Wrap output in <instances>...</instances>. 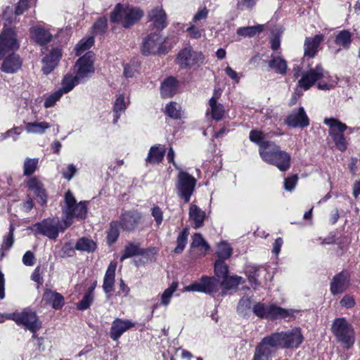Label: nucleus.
I'll use <instances>...</instances> for the list:
<instances>
[{
    "label": "nucleus",
    "instance_id": "f257e3e1",
    "mask_svg": "<svg viewBox=\"0 0 360 360\" xmlns=\"http://www.w3.org/2000/svg\"><path fill=\"white\" fill-rule=\"evenodd\" d=\"M304 338L300 327L271 333L264 337L256 347L252 360H269L273 348L296 349L302 344Z\"/></svg>",
    "mask_w": 360,
    "mask_h": 360
},
{
    "label": "nucleus",
    "instance_id": "f03ea898",
    "mask_svg": "<svg viewBox=\"0 0 360 360\" xmlns=\"http://www.w3.org/2000/svg\"><path fill=\"white\" fill-rule=\"evenodd\" d=\"M261 158L266 163L276 166L281 172H285L290 167L291 157L288 153L282 150L273 141H266L259 149Z\"/></svg>",
    "mask_w": 360,
    "mask_h": 360
},
{
    "label": "nucleus",
    "instance_id": "7ed1b4c3",
    "mask_svg": "<svg viewBox=\"0 0 360 360\" xmlns=\"http://www.w3.org/2000/svg\"><path fill=\"white\" fill-rule=\"evenodd\" d=\"M143 11L139 7L118 4L112 11L110 19L124 28H129L139 22L143 16Z\"/></svg>",
    "mask_w": 360,
    "mask_h": 360
},
{
    "label": "nucleus",
    "instance_id": "20e7f679",
    "mask_svg": "<svg viewBox=\"0 0 360 360\" xmlns=\"http://www.w3.org/2000/svg\"><path fill=\"white\" fill-rule=\"evenodd\" d=\"M86 201L77 202L73 193L68 191L64 196V205L62 206L63 219L66 226H70L73 219L82 220L87 214Z\"/></svg>",
    "mask_w": 360,
    "mask_h": 360
},
{
    "label": "nucleus",
    "instance_id": "39448f33",
    "mask_svg": "<svg viewBox=\"0 0 360 360\" xmlns=\"http://www.w3.org/2000/svg\"><path fill=\"white\" fill-rule=\"evenodd\" d=\"M323 123L329 127L328 134L332 138L335 147L341 152L347 150L348 142L344 135L347 126L335 118H325Z\"/></svg>",
    "mask_w": 360,
    "mask_h": 360
},
{
    "label": "nucleus",
    "instance_id": "423d86ee",
    "mask_svg": "<svg viewBox=\"0 0 360 360\" xmlns=\"http://www.w3.org/2000/svg\"><path fill=\"white\" fill-rule=\"evenodd\" d=\"M331 330L345 347L349 348L354 343V333L352 326L345 318L335 319Z\"/></svg>",
    "mask_w": 360,
    "mask_h": 360
},
{
    "label": "nucleus",
    "instance_id": "0eeeda50",
    "mask_svg": "<svg viewBox=\"0 0 360 360\" xmlns=\"http://www.w3.org/2000/svg\"><path fill=\"white\" fill-rule=\"evenodd\" d=\"M35 230L50 239H56L59 232L65 231L69 226H66L64 220L60 221L58 219L48 218L41 222L34 224Z\"/></svg>",
    "mask_w": 360,
    "mask_h": 360
},
{
    "label": "nucleus",
    "instance_id": "6e6552de",
    "mask_svg": "<svg viewBox=\"0 0 360 360\" xmlns=\"http://www.w3.org/2000/svg\"><path fill=\"white\" fill-rule=\"evenodd\" d=\"M6 317L14 321L19 326H24L32 333H35L41 327V323L39 321L36 314L29 309H25L20 313L7 314Z\"/></svg>",
    "mask_w": 360,
    "mask_h": 360
},
{
    "label": "nucleus",
    "instance_id": "1a4fd4ad",
    "mask_svg": "<svg viewBox=\"0 0 360 360\" xmlns=\"http://www.w3.org/2000/svg\"><path fill=\"white\" fill-rule=\"evenodd\" d=\"M196 185V179L186 172H179L176 183V192L179 197L185 202H189Z\"/></svg>",
    "mask_w": 360,
    "mask_h": 360
},
{
    "label": "nucleus",
    "instance_id": "9d476101",
    "mask_svg": "<svg viewBox=\"0 0 360 360\" xmlns=\"http://www.w3.org/2000/svg\"><path fill=\"white\" fill-rule=\"evenodd\" d=\"M220 285V282L216 278L204 276L199 281L185 286L184 292H200L211 294L217 292Z\"/></svg>",
    "mask_w": 360,
    "mask_h": 360
},
{
    "label": "nucleus",
    "instance_id": "9b49d317",
    "mask_svg": "<svg viewBox=\"0 0 360 360\" xmlns=\"http://www.w3.org/2000/svg\"><path fill=\"white\" fill-rule=\"evenodd\" d=\"M94 54L89 51L77 61L75 68L78 79L83 82H86L94 72Z\"/></svg>",
    "mask_w": 360,
    "mask_h": 360
},
{
    "label": "nucleus",
    "instance_id": "f8f14e48",
    "mask_svg": "<svg viewBox=\"0 0 360 360\" xmlns=\"http://www.w3.org/2000/svg\"><path fill=\"white\" fill-rule=\"evenodd\" d=\"M176 62L181 68H191L204 62V56L201 52L194 51L188 46L182 49L177 55Z\"/></svg>",
    "mask_w": 360,
    "mask_h": 360
},
{
    "label": "nucleus",
    "instance_id": "ddd939ff",
    "mask_svg": "<svg viewBox=\"0 0 360 360\" xmlns=\"http://www.w3.org/2000/svg\"><path fill=\"white\" fill-rule=\"evenodd\" d=\"M165 39L158 33H152L143 39L141 47L143 55L165 53L163 43Z\"/></svg>",
    "mask_w": 360,
    "mask_h": 360
},
{
    "label": "nucleus",
    "instance_id": "4468645a",
    "mask_svg": "<svg viewBox=\"0 0 360 360\" xmlns=\"http://www.w3.org/2000/svg\"><path fill=\"white\" fill-rule=\"evenodd\" d=\"M19 46L15 32L12 29L4 30L0 34V59L6 53L18 50Z\"/></svg>",
    "mask_w": 360,
    "mask_h": 360
},
{
    "label": "nucleus",
    "instance_id": "2eb2a0df",
    "mask_svg": "<svg viewBox=\"0 0 360 360\" xmlns=\"http://www.w3.org/2000/svg\"><path fill=\"white\" fill-rule=\"evenodd\" d=\"M328 72L324 71L323 68L318 65L314 69H310L304 72L299 80V86L304 90L309 89L314 83L323 78L328 77Z\"/></svg>",
    "mask_w": 360,
    "mask_h": 360
},
{
    "label": "nucleus",
    "instance_id": "dca6fc26",
    "mask_svg": "<svg viewBox=\"0 0 360 360\" xmlns=\"http://www.w3.org/2000/svg\"><path fill=\"white\" fill-rule=\"evenodd\" d=\"M141 219V215L139 212L126 211L121 214L118 222L124 231L131 232L136 228Z\"/></svg>",
    "mask_w": 360,
    "mask_h": 360
},
{
    "label": "nucleus",
    "instance_id": "f3484780",
    "mask_svg": "<svg viewBox=\"0 0 360 360\" xmlns=\"http://www.w3.org/2000/svg\"><path fill=\"white\" fill-rule=\"evenodd\" d=\"M350 285V276L347 271L336 274L330 282V292L335 295L346 291Z\"/></svg>",
    "mask_w": 360,
    "mask_h": 360
},
{
    "label": "nucleus",
    "instance_id": "a211bd4d",
    "mask_svg": "<svg viewBox=\"0 0 360 360\" xmlns=\"http://www.w3.org/2000/svg\"><path fill=\"white\" fill-rule=\"evenodd\" d=\"M285 123L291 127H307L309 124V120L303 107L293 110L287 117Z\"/></svg>",
    "mask_w": 360,
    "mask_h": 360
},
{
    "label": "nucleus",
    "instance_id": "6ab92c4d",
    "mask_svg": "<svg viewBox=\"0 0 360 360\" xmlns=\"http://www.w3.org/2000/svg\"><path fill=\"white\" fill-rule=\"evenodd\" d=\"M25 130L27 134L42 135L51 127L49 122L26 117L23 121Z\"/></svg>",
    "mask_w": 360,
    "mask_h": 360
},
{
    "label": "nucleus",
    "instance_id": "aec40b11",
    "mask_svg": "<svg viewBox=\"0 0 360 360\" xmlns=\"http://www.w3.org/2000/svg\"><path fill=\"white\" fill-rule=\"evenodd\" d=\"M40 110V101L38 99L28 100L21 98L20 100V107L18 111L20 115H25V118H34Z\"/></svg>",
    "mask_w": 360,
    "mask_h": 360
},
{
    "label": "nucleus",
    "instance_id": "412c9836",
    "mask_svg": "<svg viewBox=\"0 0 360 360\" xmlns=\"http://www.w3.org/2000/svg\"><path fill=\"white\" fill-rule=\"evenodd\" d=\"M135 326V323L128 319L117 318L112 323L110 330V338L117 341L126 331Z\"/></svg>",
    "mask_w": 360,
    "mask_h": 360
},
{
    "label": "nucleus",
    "instance_id": "4be33fe9",
    "mask_svg": "<svg viewBox=\"0 0 360 360\" xmlns=\"http://www.w3.org/2000/svg\"><path fill=\"white\" fill-rule=\"evenodd\" d=\"M221 96V90H215L212 97L209 100V109L207 110L206 115L210 113L211 117L216 121L221 120L224 115L225 109L221 103L217 102V99Z\"/></svg>",
    "mask_w": 360,
    "mask_h": 360
},
{
    "label": "nucleus",
    "instance_id": "5701e85b",
    "mask_svg": "<svg viewBox=\"0 0 360 360\" xmlns=\"http://www.w3.org/2000/svg\"><path fill=\"white\" fill-rule=\"evenodd\" d=\"M22 60L18 54L11 53L6 56L2 62L1 70L7 74L17 72L22 67Z\"/></svg>",
    "mask_w": 360,
    "mask_h": 360
},
{
    "label": "nucleus",
    "instance_id": "b1692460",
    "mask_svg": "<svg viewBox=\"0 0 360 360\" xmlns=\"http://www.w3.org/2000/svg\"><path fill=\"white\" fill-rule=\"evenodd\" d=\"M28 189L33 192L37 197V200L41 205L46 204L47 195L43 184L37 178L32 177L27 182Z\"/></svg>",
    "mask_w": 360,
    "mask_h": 360
},
{
    "label": "nucleus",
    "instance_id": "393cba45",
    "mask_svg": "<svg viewBox=\"0 0 360 360\" xmlns=\"http://www.w3.org/2000/svg\"><path fill=\"white\" fill-rule=\"evenodd\" d=\"M61 51L58 48H54L50 53L42 59L41 70L44 75L50 74L58 65L61 57Z\"/></svg>",
    "mask_w": 360,
    "mask_h": 360
},
{
    "label": "nucleus",
    "instance_id": "a878e982",
    "mask_svg": "<svg viewBox=\"0 0 360 360\" xmlns=\"http://www.w3.org/2000/svg\"><path fill=\"white\" fill-rule=\"evenodd\" d=\"M148 22L157 30H163L167 26V15L161 7H156L148 14Z\"/></svg>",
    "mask_w": 360,
    "mask_h": 360
},
{
    "label": "nucleus",
    "instance_id": "bb28decb",
    "mask_svg": "<svg viewBox=\"0 0 360 360\" xmlns=\"http://www.w3.org/2000/svg\"><path fill=\"white\" fill-rule=\"evenodd\" d=\"M269 310V320H276L282 319L287 321H290V319L295 318V314L297 312L296 310L282 308L281 307L277 306L275 304H270Z\"/></svg>",
    "mask_w": 360,
    "mask_h": 360
},
{
    "label": "nucleus",
    "instance_id": "cd10ccee",
    "mask_svg": "<svg viewBox=\"0 0 360 360\" xmlns=\"http://www.w3.org/2000/svg\"><path fill=\"white\" fill-rule=\"evenodd\" d=\"M189 220L194 229H199L203 226L205 219V212L196 205L191 204L189 207Z\"/></svg>",
    "mask_w": 360,
    "mask_h": 360
},
{
    "label": "nucleus",
    "instance_id": "c85d7f7f",
    "mask_svg": "<svg viewBox=\"0 0 360 360\" xmlns=\"http://www.w3.org/2000/svg\"><path fill=\"white\" fill-rule=\"evenodd\" d=\"M165 152L166 148L163 145L157 144L151 146L146 158V162L150 165L160 163L162 162Z\"/></svg>",
    "mask_w": 360,
    "mask_h": 360
},
{
    "label": "nucleus",
    "instance_id": "c756f323",
    "mask_svg": "<svg viewBox=\"0 0 360 360\" xmlns=\"http://www.w3.org/2000/svg\"><path fill=\"white\" fill-rule=\"evenodd\" d=\"M31 38L37 44L44 45L47 44L52 39V34L48 30L37 26L30 29Z\"/></svg>",
    "mask_w": 360,
    "mask_h": 360
},
{
    "label": "nucleus",
    "instance_id": "7c9ffc66",
    "mask_svg": "<svg viewBox=\"0 0 360 360\" xmlns=\"http://www.w3.org/2000/svg\"><path fill=\"white\" fill-rule=\"evenodd\" d=\"M323 40V36L321 34H317L313 38H306L304 49V56L313 58L316 54L318 47L321 42Z\"/></svg>",
    "mask_w": 360,
    "mask_h": 360
},
{
    "label": "nucleus",
    "instance_id": "2f4dec72",
    "mask_svg": "<svg viewBox=\"0 0 360 360\" xmlns=\"http://www.w3.org/2000/svg\"><path fill=\"white\" fill-rule=\"evenodd\" d=\"M116 269L117 263L112 262L109 264L105 272L103 279V289L106 294L110 293L112 291V288L115 283Z\"/></svg>",
    "mask_w": 360,
    "mask_h": 360
},
{
    "label": "nucleus",
    "instance_id": "473e14b6",
    "mask_svg": "<svg viewBox=\"0 0 360 360\" xmlns=\"http://www.w3.org/2000/svg\"><path fill=\"white\" fill-rule=\"evenodd\" d=\"M129 100L124 94L119 95L114 102L113 106V123L116 124L121 115L125 112Z\"/></svg>",
    "mask_w": 360,
    "mask_h": 360
},
{
    "label": "nucleus",
    "instance_id": "72a5a7b5",
    "mask_svg": "<svg viewBox=\"0 0 360 360\" xmlns=\"http://www.w3.org/2000/svg\"><path fill=\"white\" fill-rule=\"evenodd\" d=\"M178 88V82L173 77L165 79L160 86V94L163 98H169L174 96Z\"/></svg>",
    "mask_w": 360,
    "mask_h": 360
},
{
    "label": "nucleus",
    "instance_id": "f704fd0d",
    "mask_svg": "<svg viewBox=\"0 0 360 360\" xmlns=\"http://www.w3.org/2000/svg\"><path fill=\"white\" fill-rule=\"evenodd\" d=\"M43 300L51 304L55 309H60L64 305L63 297L56 292L46 289L43 295Z\"/></svg>",
    "mask_w": 360,
    "mask_h": 360
},
{
    "label": "nucleus",
    "instance_id": "c9c22d12",
    "mask_svg": "<svg viewBox=\"0 0 360 360\" xmlns=\"http://www.w3.org/2000/svg\"><path fill=\"white\" fill-rule=\"evenodd\" d=\"M83 83L82 80L78 79L77 75L72 73L66 74L61 82V87L59 89L63 94L71 91L77 85Z\"/></svg>",
    "mask_w": 360,
    "mask_h": 360
},
{
    "label": "nucleus",
    "instance_id": "e433bc0d",
    "mask_svg": "<svg viewBox=\"0 0 360 360\" xmlns=\"http://www.w3.org/2000/svg\"><path fill=\"white\" fill-rule=\"evenodd\" d=\"M144 254V250L140 248L139 243H129L125 248L123 255L120 258V261L123 262L124 259L132 257L134 256L142 255Z\"/></svg>",
    "mask_w": 360,
    "mask_h": 360
},
{
    "label": "nucleus",
    "instance_id": "4c0bfd02",
    "mask_svg": "<svg viewBox=\"0 0 360 360\" xmlns=\"http://www.w3.org/2000/svg\"><path fill=\"white\" fill-rule=\"evenodd\" d=\"M191 246L192 248H198L200 255H205L210 249L209 245L200 233H195L192 236Z\"/></svg>",
    "mask_w": 360,
    "mask_h": 360
},
{
    "label": "nucleus",
    "instance_id": "58836bf2",
    "mask_svg": "<svg viewBox=\"0 0 360 360\" xmlns=\"http://www.w3.org/2000/svg\"><path fill=\"white\" fill-rule=\"evenodd\" d=\"M264 30L263 25L239 27L236 33L238 35L244 37H253Z\"/></svg>",
    "mask_w": 360,
    "mask_h": 360
},
{
    "label": "nucleus",
    "instance_id": "ea45409f",
    "mask_svg": "<svg viewBox=\"0 0 360 360\" xmlns=\"http://www.w3.org/2000/svg\"><path fill=\"white\" fill-rule=\"evenodd\" d=\"M269 65L278 74L285 75L287 72V62L280 56H273Z\"/></svg>",
    "mask_w": 360,
    "mask_h": 360
},
{
    "label": "nucleus",
    "instance_id": "a19ab883",
    "mask_svg": "<svg viewBox=\"0 0 360 360\" xmlns=\"http://www.w3.org/2000/svg\"><path fill=\"white\" fill-rule=\"evenodd\" d=\"M178 283L172 282V284L166 288L160 295V304L164 307H167L172 300L174 293L176 291Z\"/></svg>",
    "mask_w": 360,
    "mask_h": 360
},
{
    "label": "nucleus",
    "instance_id": "79ce46f5",
    "mask_svg": "<svg viewBox=\"0 0 360 360\" xmlns=\"http://www.w3.org/2000/svg\"><path fill=\"white\" fill-rule=\"evenodd\" d=\"M75 248L76 250L83 252H93L96 248V243L87 238H81L76 243Z\"/></svg>",
    "mask_w": 360,
    "mask_h": 360
},
{
    "label": "nucleus",
    "instance_id": "37998d69",
    "mask_svg": "<svg viewBox=\"0 0 360 360\" xmlns=\"http://www.w3.org/2000/svg\"><path fill=\"white\" fill-rule=\"evenodd\" d=\"M39 159L38 158H27L23 163V174L25 176L32 175L37 169Z\"/></svg>",
    "mask_w": 360,
    "mask_h": 360
},
{
    "label": "nucleus",
    "instance_id": "c03bdc74",
    "mask_svg": "<svg viewBox=\"0 0 360 360\" xmlns=\"http://www.w3.org/2000/svg\"><path fill=\"white\" fill-rule=\"evenodd\" d=\"M335 42L344 49H349L352 42V34L346 30L340 31L336 36Z\"/></svg>",
    "mask_w": 360,
    "mask_h": 360
},
{
    "label": "nucleus",
    "instance_id": "a18cd8bd",
    "mask_svg": "<svg viewBox=\"0 0 360 360\" xmlns=\"http://www.w3.org/2000/svg\"><path fill=\"white\" fill-rule=\"evenodd\" d=\"M120 225L118 221H112L110 228L107 232L108 243L111 245L114 243L118 238L120 235Z\"/></svg>",
    "mask_w": 360,
    "mask_h": 360
},
{
    "label": "nucleus",
    "instance_id": "49530a36",
    "mask_svg": "<svg viewBox=\"0 0 360 360\" xmlns=\"http://www.w3.org/2000/svg\"><path fill=\"white\" fill-rule=\"evenodd\" d=\"M188 235L189 231L187 228L184 229L182 231L179 233L176 239L177 245L174 250V253L179 254L183 252L187 244Z\"/></svg>",
    "mask_w": 360,
    "mask_h": 360
},
{
    "label": "nucleus",
    "instance_id": "de8ad7c7",
    "mask_svg": "<svg viewBox=\"0 0 360 360\" xmlns=\"http://www.w3.org/2000/svg\"><path fill=\"white\" fill-rule=\"evenodd\" d=\"M243 278L238 276H226L223 278L221 285L224 286L225 289L230 290L237 288L242 282Z\"/></svg>",
    "mask_w": 360,
    "mask_h": 360
},
{
    "label": "nucleus",
    "instance_id": "09e8293b",
    "mask_svg": "<svg viewBox=\"0 0 360 360\" xmlns=\"http://www.w3.org/2000/svg\"><path fill=\"white\" fill-rule=\"evenodd\" d=\"M216 254L219 259H226L231 255L232 248L228 243L221 242L217 245Z\"/></svg>",
    "mask_w": 360,
    "mask_h": 360
},
{
    "label": "nucleus",
    "instance_id": "8fccbe9b",
    "mask_svg": "<svg viewBox=\"0 0 360 360\" xmlns=\"http://www.w3.org/2000/svg\"><path fill=\"white\" fill-rule=\"evenodd\" d=\"M186 32L191 38L198 39L205 35V30L202 25L191 22Z\"/></svg>",
    "mask_w": 360,
    "mask_h": 360
},
{
    "label": "nucleus",
    "instance_id": "3c124183",
    "mask_svg": "<svg viewBox=\"0 0 360 360\" xmlns=\"http://www.w3.org/2000/svg\"><path fill=\"white\" fill-rule=\"evenodd\" d=\"M166 114L175 120L180 119L181 117V106L175 102H170L165 107Z\"/></svg>",
    "mask_w": 360,
    "mask_h": 360
},
{
    "label": "nucleus",
    "instance_id": "603ef678",
    "mask_svg": "<svg viewBox=\"0 0 360 360\" xmlns=\"http://www.w3.org/2000/svg\"><path fill=\"white\" fill-rule=\"evenodd\" d=\"M94 39L93 37H89L86 39H82L75 46V51L77 56L89 50L94 44Z\"/></svg>",
    "mask_w": 360,
    "mask_h": 360
},
{
    "label": "nucleus",
    "instance_id": "864d4df0",
    "mask_svg": "<svg viewBox=\"0 0 360 360\" xmlns=\"http://www.w3.org/2000/svg\"><path fill=\"white\" fill-rule=\"evenodd\" d=\"M270 304L258 302L253 306V313L259 318L269 319Z\"/></svg>",
    "mask_w": 360,
    "mask_h": 360
},
{
    "label": "nucleus",
    "instance_id": "5fc2aeb1",
    "mask_svg": "<svg viewBox=\"0 0 360 360\" xmlns=\"http://www.w3.org/2000/svg\"><path fill=\"white\" fill-rule=\"evenodd\" d=\"M259 272L260 269L255 266H248L246 269V274L248 277L249 282L255 288L259 285L257 277L259 275Z\"/></svg>",
    "mask_w": 360,
    "mask_h": 360
},
{
    "label": "nucleus",
    "instance_id": "6e6d98bb",
    "mask_svg": "<svg viewBox=\"0 0 360 360\" xmlns=\"http://www.w3.org/2000/svg\"><path fill=\"white\" fill-rule=\"evenodd\" d=\"M214 273L218 278H224L229 273V267L224 260L218 259L214 263Z\"/></svg>",
    "mask_w": 360,
    "mask_h": 360
},
{
    "label": "nucleus",
    "instance_id": "4d7b16f0",
    "mask_svg": "<svg viewBox=\"0 0 360 360\" xmlns=\"http://www.w3.org/2000/svg\"><path fill=\"white\" fill-rule=\"evenodd\" d=\"M63 93L60 90L58 89L57 91H54L53 93L49 95L44 101V105L46 108H49L53 106H54L57 101H58L60 98L63 96Z\"/></svg>",
    "mask_w": 360,
    "mask_h": 360
},
{
    "label": "nucleus",
    "instance_id": "13d9d810",
    "mask_svg": "<svg viewBox=\"0 0 360 360\" xmlns=\"http://www.w3.org/2000/svg\"><path fill=\"white\" fill-rule=\"evenodd\" d=\"M94 300V296L91 294V291H88L82 298V300L78 302L77 309L79 310H85L88 309L91 304Z\"/></svg>",
    "mask_w": 360,
    "mask_h": 360
},
{
    "label": "nucleus",
    "instance_id": "bf43d9fd",
    "mask_svg": "<svg viewBox=\"0 0 360 360\" xmlns=\"http://www.w3.org/2000/svg\"><path fill=\"white\" fill-rule=\"evenodd\" d=\"M249 138L251 141L255 143L256 144L259 146V148H261V145L264 143L265 141L263 140L265 138L264 134L258 130H252L250 132Z\"/></svg>",
    "mask_w": 360,
    "mask_h": 360
},
{
    "label": "nucleus",
    "instance_id": "052dcab7",
    "mask_svg": "<svg viewBox=\"0 0 360 360\" xmlns=\"http://www.w3.org/2000/svg\"><path fill=\"white\" fill-rule=\"evenodd\" d=\"M13 231L14 228L11 224L9 228V232L4 236L1 249L9 250L13 244Z\"/></svg>",
    "mask_w": 360,
    "mask_h": 360
},
{
    "label": "nucleus",
    "instance_id": "680f3d73",
    "mask_svg": "<svg viewBox=\"0 0 360 360\" xmlns=\"http://www.w3.org/2000/svg\"><path fill=\"white\" fill-rule=\"evenodd\" d=\"M208 13L209 11L205 7L198 9L197 13L193 15L191 22L198 24V22L206 20Z\"/></svg>",
    "mask_w": 360,
    "mask_h": 360
},
{
    "label": "nucleus",
    "instance_id": "e2e57ef3",
    "mask_svg": "<svg viewBox=\"0 0 360 360\" xmlns=\"http://www.w3.org/2000/svg\"><path fill=\"white\" fill-rule=\"evenodd\" d=\"M77 172V169L73 164L68 165L66 168L63 170V177L68 181L71 180Z\"/></svg>",
    "mask_w": 360,
    "mask_h": 360
},
{
    "label": "nucleus",
    "instance_id": "0e129e2a",
    "mask_svg": "<svg viewBox=\"0 0 360 360\" xmlns=\"http://www.w3.org/2000/svg\"><path fill=\"white\" fill-rule=\"evenodd\" d=\"M251 299L248 297H243L238 302L237 309L239 312L243 313L251 307Z\"/></svg>",
    "mask_w": 360,
    "mask_h": 360
},
{
    "label": "nucleus",
    "instance_id": "69168bd1",
    "mask_svg": "<svg viewBox=\"0 0 360 360\" xmlns=\"http://www.w3.org/2000/svg\"><path fill=\"white\" fill-rule=\"evenodd\" d=\"M356 302L354 297L351 295H345L340 300V304L342 307L350 309L354 307Z\"/></svg>",
    "mask_w": 360,
    "mask_h": 360
},
{
    "label": "nucleus",
    "instance_id": "338daca9",
    "mask_svg": "<svg viewBox=\"0 0 360 360\" xmlns=\"http://www.w3.org/2000/svg\"><path fill=\"white\" fill-rule=\"evenodd\" d=\"M75 248L74 247L72 243H65L62 248L61 256L63 257L73 256V255L75 253Z\"/></svg>",
    "mask_w": 360,
    "mask_h": 360
},
{
    "label": "nucleus",
    "instance_id": "774afa93",
    "mask_svg": "<svg viewBox=\"0 0 360 360\" xmlns=\"http://www.w3.org/2000/svg\"><path fill=\"white\" fill-rule=\"evenodd\" d=\"M107 27V20L105 18H100L95 22L93 28L96 33L103 32Z\"/></svg>",
    "mask_w": 360,
    "mask_h": 360
}]
</instances>
